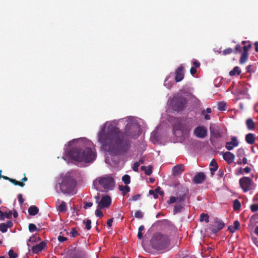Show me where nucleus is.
Wrapping results in <instances>:
<instances>
[{"label":"nucleus","mask_w":258,"mask_h":258,"mask_svg":"<svg viewBox=\"0 0 258 258\" xmlns=\"http://www.w3.org/2000/svg\"><path fill=\"white\" fill-rule=\"evenodd\" d=\"M98 141L104 150L114 155L125 153L130 147V142L124 139L119 129L112 125L108 126L107 134L105 133L104 128L102 129L99 134Z\"/></svg>","instance_id":"1"},{"label":"nucleus","mask_w":258,"mask_h":258,"mask_svg":"<svg viewBox=\"0 0 258 258\" xmlns=\"http://www.w3.org/2000/svg\"><path fill=\"white\" fill-rule=\"evenodd\" d=\"M150 245L157 250H165L169 246L170 239L167 235L156 233L152 237Z\"/></svg>","instance_id":"2"},{"label":"nucleus","mask_w":258,"mask_h":258,"mask_svg":"<svg viewBox=\"0 0 258 258\" xmlns=\"http://www.w3.org/2000/svg\"><path fill=\"white\" fill-rule=\"evenodd\" d=\"M60 191L63 194H71L74 191L76 182L74 179L69 176L62 178L61 183H58Z\"/></svg>","instance_id":"3"},{"label":"nucleus","mask_w":258,"mask_h":258,"mask_svg":"<svg viewBox=\"0 0 258 258\" xmlns=\"http://www.w3.org/2000/svg\"><path fill=\"white\" fill-rule=\"evenodd\" d=\"M98 184L100 185L106 190H111L115 185V181L111 176L106 175L99 177L93 181L95 186Z\"/></svg>","instance_id":"4"},{"label":"nucleus","mask_w":258,"mask_h":258,"mask_svg":"<svg viewBox=\"0 0 258 258\" xmlns=\"http://www.w3.org/2000/svg\"><path fill=\"white\" fill-rule=\"evenodd\" d=\"M187 103V99L182 95H177L171 101L172 107L175 111H180L184 109Z\"/></svg>","instance_id":"5"},{"label":"nucleus","mask_w":258,"mask_h":258,"mask_svg":"<svg viewBox=\"0 0 258 258\" xmlns=\"http://www.w3.org/2000/svg\"><path fill=\"white\" fill-rule=\"evenodd\" d=\"M174 131H180L182 134H187L190 130V128L187 125L185 121L179 118H177L176 122L173 124Z\"/></svg>","instance_id":"6"},{"label":"nucleus","mask_w":258,"mask_h":258,"mask_svg":"<svg viewBox=\"0 0 258 258\" xmlns=\"http://www.w3.org/2000/svg\"><path fill=\"white\" fill-rule=\"evenodd\" d=\"M95 153L90 147L81 151V162L88 163L93 161L96 158Z\"/></svg>","instance_id":"7"},{"label":"nucleus","mask_w":258,"mask_h":258,"mask_svg":"<svg viewBox=\"0 0 258 258\" xmlns=\"http://www.w3.org/2000/svg\"><path fill=\"white\" fill-rule=\"evenodd\" d=\"M239 184L244 192H246L252 189L253 180L248 177L244 176L239 180Z\"/></svg>","instance_id":"8"},{"label":"nucleus","mask_w":258,"mask_h":258,"mask_svg":"<svg viewBox=\"0 0 258 258\" xmlns=\"http://www.w3.org/2000/svg\"><path fill=\"white\" fill-rule=\"evenodd\" d=\"M69 158L74 160L81 162V150L79 148H73L67 153Z\"/></svg>","instance_id":"9"},{"label":"nucleus","mask_w":258,"mask_h":258,"mask_svg":"<svg viewBox=\"0 0 258 258\" xmlns=\"http://www.w3.org/2000/svg\"><path fill=\"white\" fill-rule=\"evenodd\" d=\"M225 226L224 223L221 220L216 218L215 220L214 223L211 224L209 227V229L213 233L216 234L220 230H221Z\"/></svg>","instance_id":"10"},{"label":"nucleus","mask_w":258,"mask_h":258,"mask_svg":"<svg viewBox=\"0 0 258 258\" xmlns=\"http://www.w3.org/2000/svg\"><path fill=\"white\" fill-rule=\"evenodd\" d=\"M251 47V44L249 41L246 44L243 46V52L241 54L239 59V63L243 64L246 62L248 57V51Z\"/></svg>","instance_id":"11"},{"label":"nucleus","mask_w":258,"mask_h":258,"mask_svg":"<svg viewBox=\"0 0 258 258\" xmlns=\"http://www.w3.org/2000/svg\"><path fill=\"white\" fill-rule=\"evenodd\" d=\"M210 132L211 135L210 141H211V138L217 139L222 137L221 133L220 132V127L216 124H211L210 126Z\"/></svg>","instance_id":"12"},{"label":"nucleus","mask_w":258,"mask_h":258,"mask_svg":"<svg viewBox=\"0 0 258 258\" xmlns=\"http://www.w3.org/2000/svg\"><path fill=\"white\" fill-rule=\"evenodd\" d=\"M111 204V197L108 195L103 196L98 202L97 207L99 208H108Z\"/></svg>","instance_id":"13"},{"label":"nucleus","mask_w":258,"mask_h":258,"mask_svg":"<svg viewBox=\"0 0 258 258\" xmlns=\"http://www.w3.org/2000/svg\"><path fill=\"white\" fill-rule=\"evenodd\" d=\"M194 133L198 138L203 139L207 135V130L203 126H199L195 129Z\"/></svg>","instance_id":"14"},{"label":"nucleus","mask_w":258,"mask_h":258,"mask_svg":"<svg viewBox=\"0 0 258 258\" xmlns=\"http://www.w3.org/2000/svg\"><path fill=\"white\" fill-rule=\"evenodd\" d=\"M184 67L181 64L175 71V80L179 82L184 78Z\"/></svg>","instance_id":"15"},{"label":"nucleus","mask_w":258,"mask_h":258,"mask_svg":"<svg viewBox=\"0 0 258 258\" xmlns=\"http://www.w3.org/2000/svg\"><path fill=\"white\" fill-rule=\"evenodd\" d=\"M238 144L239 143L236 137H233L231 138L230 142H227L226 143L225 147L227 150L230 151L233 149L234 147L238 146Z\"/></svg>","instance_id":"16"},{"label":"nucleus","mask_w":258,"mask_h":258,"mask_svg":"<svg viewBox=\"0 0 258 258\" xmlns=\"http://www.w3.org/2000/svg\"><path fill=\"white\" fill-rule=\"evenodd\" d=\"M206 175L203 172H198L194 177L192 181L196 184H201L206 179Z\"/></svg>","instance_id":"17"},{"label":"nucleus","mask_w":258,"mask_h":258,"mask_svg":"<svg viewBox=\"0 0 258 258\" xmlns=\"http://www.w3.org/2000/svg\"><path fill=\"white\" fill-rule=\"evenodd\" d=\"M46 246V243L44 241H42L39 244L32 247V251L34 253H38L45 249Z\"/></svg>","instance_id":"18"},{"label":"nucleus","mask_w":258,"mask_h":258,"mask_svg":"<svg viewBox=\"0 0 258 258\" xmlns=\"http://www.w3.org/2000/svg\"><path fill=\"white\" fill-rule=\"evenodd\" d=\"M223 158L228 164H231L235 159V155L230 152H226L223 153Z\"/></svg>","instance_id":"19"},{"label":"nucleus","mask_w":258,"mask_h":258,"mask_svg":"<svg viewBox=\"0 0 258 258\" xmlns=\"http://www.w3.org/2000/svg\"><path fill=\"white\" fill-rule=\"evenodd\" d=\"M184 170V165L178 164L174 166L172 168V173L174 175H178L181 174Z\"/></svg>","instance_id":"20"},{"label":"nucleus","mask_w":258,"mask_h":258,"mask_svg":"<svg viewBox=\"0 0 258 258\" xmlns=\"http://www.w3.org/2000/svg\"><path fill=\"white\" fill-rule=\"evenodd\" d=\"M137 126L135 125H133L132 124L128 123L125 128V134L127 136L131 137L133 138H135V135L132 134L130 132V130H134L135 129H137Z\"/></svg>","instance_id":"21"},{"label":"nucleus","mask_w":258,"mask_h":258,"mask_svg":"<svg viewBox=\"0 0 258 258\" xmlns=\"http://www.w3.org/2000/svg\"><path fill=\"white\" fill-rule=\"evenodd\" d=\"M245 141L248 144L252 145L254 144L255 141V135L252 133H248L245 136Z\"/></svg>","instance_id":"22"},{"label":"nucleus","mask_w":258,"mask_h":258,"mask_svg":"<svg viewBox=\"0 0 258 258\" xmlns=\"http://www.w3.org/2000/svg\"><path fill=\"white\" fill-rule=\"evenodd\" d=\"M245 123L247 128L248 130L251 131L254 129L255 127V123L252 118H249L247 119L245 121Z\"/></svg>","instance_id":"23"},{"label":"nucleus","mask_w":258,"mask_h":258,"mask_svg":"<svg viewBox=\"0 0 258 258\" xmlns=\"http://www.w3.org/2000/svg\"><path fill=\"white\" fill-rule=\"evenodd\" d=\"M188 194V190L187 189H185L183 194L179 195L177 197L178 198L177 203H181V202L184 201L186 200Z\"/></svg>","instance_id":"24"},{"label":"nucleus","mask_w":258,"mask_h":258,"mask_svg":"<svg viewBox=\"0 0 258 258\" xmlns=\"http://www.w3.org/2000/svg\"><path fill=\"white\" fill-rule=\"evenodd\" d=\"M39 209L36 206H31L28 209V213L30 215L35 216L38 214Z\"/></svg>","instance_id":"25"},{"label":"nucleus","mask_w":258,"mask_h":258,"mask_svg":"<svg viewBox=\"0 0 258 258\" xmlns=\"http://www.w3.org/2000/svg\"><path fill=\"white\" fill-rule=\"evenodd\" d=\"M118 189L120 191H122V194L123 196H125V195L130 192L131 188L130 186H128L127 185H126L125 186H123L122 185H119L118 186Z\"/></svg>","instance_id":"26"},{"label":"nucleus","mask_w":258,"mask_h":258,"mask_svg":"<svg viewBox=\"0 0 258 258\" xmlns=\"http://www.w3.org/2000/svg\"><path fill=\"white\" fill-rule=\"evenodd\" d=\"M210 165L212 166V167H211L210 168V171H211V173L212 175H213L214 174V172L218 169V164H217V162H216V161L214 159H213L211 161V162L210 164Z\"/></svg>","instance_id":"27"},{"label":"nucleus","mask_w":258,"mask_h":258,"mask_svg":"<svg viewBox=\"0 0 258 258\" xmlns=\"http://www.w3.org/2000/svg\"><path fill=\"white\" fill-rule=\"evenodd\" d=\"M184 205L182 203H179L174 206L173 212L174 214H177L180 212L184 209Z\"/></svg>","instance_id":"28"},{"label":"nucleus","mask_w":258,"mask_h":258,"mask_svg":"<svg viewBox=\"0 0 258 258\" xmlns=\"http://www.w3.org/2000/svg\"><path fill=\"white\" fill-rule=\"evenodd\" d=\"M241 74V70L237 66L235 67L232 70L229 72V74L231 76H234L236 75H239Z\"/></svg>","instance_id":"29"},{"label":"nucleus","mask_w":258,"mask_h":258,"mask_svg":"<svg viewBox=\"0 0 258 258\" xmlns=\"http://www.w3.org/2000/svg\"><path fill=\"white\" fill-rule=\"evenodd\" d=\"M57 210L60 212H65L67 211V205L66 202L62 201L59 205Z\"/></svg>","instance_id":"30"},{"label":"nucleus","mask_w":258,"mask_h":258,"mask_svg":"<svg viewBox=\"0 0 258 258\" xmlns=\"http://www.w3.org/2000/svg\"><path fill=\"white\" fill-rule=\"evenodd\" d=\"M241 208V204L238 200H235L233 202V209L235 211H239Z\"/></svg>","instance_id":"31"},{"label":"nucleus","mask_w":258,"mask_h":258,"mask_svg":"<svg viewBox=\"0 0 258 258\" xmlns=\"http://www.w3.org/2000/svg\"><path fill=\"white\" fill-rule=\"evenodd\" d=\"M122 181L126 185H128L131 182L130 176L127 174H125L122 177Z\"/></svg>","instance_id":"32"},{"label":"nucleus","mask_w":258,"mask_h":258,"mask_svg":"<svg viewBox=\"0 0 258 258\" xmlns=\"http://www.w3.org/2000/svg\"><path fill=\"white\" fill-rule=\"evenodd\" d=\"M205 221L206 223L209 221V216L207 214L202 213L200 215V221Z\"/></svg>","instance_id":"33"},{"label":"nucleus","mask_w":258,"mask_h":258,"mask_svg":"<svg viewBox=\"0 0 258 258\" xmlns=\"http://www.w3.org/2000/svg\"><path fill=\"white\" fill-rule=\"evenodd\" d=\"M10 182L14 184L15 185H18L21 187H23L25 185V183L24 182L19 181L12 178L10 180Z\"/></svg>","instance_id":"34"},{"label":"nucleus","mask_w":258,"mask_h":258,"mask_svg":"<svg viewBox=\"0 0 258 258\" xmlns=\"http://www.w3.org/2000/svg\"><path fill=\"white\" fill-rule=\"evenodd\" d=\"M226 104L224 102H221L218 104V109L220 111H224L226 110Z\"/></svg>","instance_id":"35"},{"label":"nucleus","mask_w":258,"mask_h":258,"mask_svg":"<svg viewBox=\"0 0 258 258\" xmlns=\"http://www.w3.org/2000/svg\"><path fill=\"white\" fill-rule=\"evenodd\" d=\"M242 50H243V47L241 46V45L240 44H237L235 46V50L234 51V53L235 54H236L237 52L242 53L243 52Z\"/></svg>","instance_id":"36"},{"label":"nucleus","mask_w":258,"mask_h":258,"mask_svg":"<svg viewBox=\"0 0 258 258\" xmlns=\"http://www.w3.org/2000/svg\"><path fill=\"white\" fill-rule=\"evenodd\" d=\"M83 223L85 224V227L87 230H89L91 228V221L90 219H87L86 221H84Z\"/></svg>","instance_id":"37"},{"label":"nucleus","mask_w":258,"mask_h":258,"mask_svg":"<svg viewBox=\"0 0 258 258\" xmlns=\"http://www.w3.org/2000/svg\"><path fill=\"white\" fill-rule=\"evenodd\" d=\"M144 214L141 211H136L135 213V217L136 218H142L143 217Z\"/></svg>","instance_id":"38"},{"label":"nucleus","mask_w":258,"mask_h":258,"mask_svg":"<svg viewBox=\"0 0 258 258\" xmlns=\"http://www.w3.org/2000/svg\"><path fill=\"white\" fill-rule=\"evenodd\" d=\"M8 254L10 258H16L18 256V254L14 252L13 249H10L8 252Z\"/></svg>","instance_id":"39"},{"label":"nucleus","mask_w":258,"mask_h":258,"mask_svg":"<svg viewBox=\"0 0 258 258\" xmlns=\"http://www.w3.org/2000/svg\"><path fill=\"white\" fill-rule=\"evenodd\" d=\"M29 230L31 232H33L37 230L36 226L32 223L29 224Z\"/></svg>","instance_id":"40"},{"label":"nucleus","mask_w":258,"mask_h":258,"mask_svg":"<svg viewBox=\"0 0 258 258\" xmlns=\"http://www.w3.org/2000/svg\"><path fill=\"white\" fill-rule=\"evenodd\" d=\"M177 200H178V198L177 197H171L170 198V199L169 200H168L167 203L170 205V204H173L175 202H177Z\"/></svg>","instance_id":"41"},{"label":"nucleus","mask_w":258,"mask_h":258,"mask_svg":"<svg viewBox=\"0 0 258 258\" xmlns=\"http://www.w3.org/2000/svg\"><path fill=\"white\" fill-rule=\"evenodd\" d=\"M8 228L6 227V225L5 223H1L0 224V231L3 232L5 233L7 231Z\"/></svg>","instance_id":"42"},{"label":"nucleus","mask_w":258,"mask_h":258,"mask_svg":"<svg viewBox=\"0 0 258 258\" xmlns=\"http://www.w3.org/2000/svg\"><path fill=\"white\" fill-rule=\"evenodd\" d=\"M237 156L238 157L240 158L244 155V150L243 149H239L237 151Z\"/></svg>","instance_id":"43"},{"label":"nucleus","mask_w":258,"mask_h":258,"mask_svg":"<svg viewBox=\"0 0 258 258\" xmlns=\"http://www.w3.org/2000/svg\"><path fill=\"white\" fill-rule=\"evenodd\" d=\"M234 52L233 49L231 48H226L225 49H224L223 51H222V53L223 55H227V54H230L232 52Z\"/></svg>","instance_id":"44"},{"label":"nucleus","mask_w":258,"mask_h":258,"mask_svg":"<svg viewBox=\"0 0 258 258\" xmlns=\"http://www.w3.org/2000/svg\"><path fill=\"white\" fill-rule=\"evenodd\" d=\"M141 197V194H138V195H135V196L132 197V198H131L129 199V201H136L139 200L140 199Z\"/></svg>","instance_id":"45"},{"label":"nucleus","mask_w":258,"mask_h":258,"mask_svg":"<svg viewBox=\"0 0 258 258\" xmlns=\"http://www.w3.org/2000/svg\"><path fill=\"white\" fill-rule=\"evenodd\" d=\"M70 234H71L73 237H76V236L79 235L78 231L74 228L72 229L70 232Z\"/></svg>","instance_id":"46"},{"label":"nucleus","mask_w":258,"mask_h":258,"mask_svg":"<svg viewBox=\"0 0 258 258\" xmlns=\"http://www.w3.org/2000/svg\"><path fill=\"white\" fill-rule=\"evenodd\" d=\"M101 208H99L97 207V209L95 211V215L96 216L99 217H102L103 216L102 212L101 210Z\"/></svg>","instance_id":"47"},{"label":"nucleus","mask_w":258,"mask_h":258,"mask_svg":"<svg viewBox=\"0 0 258 258\" xmlns=\"http://www.w3.org/2000/svg\"><path fill=\"white\" fill-rule=\"evenodd\" d=\"M250 209L252 212H255L258 211V204H252L250 206Z\"/></svg>","instance_id":"48"},{"label":"nucleus","mask_w":258,"mask_h":258,"mask_svg":"<svg viewBox=\"0 0 258 258\" xmlns=\"http://www.w3.org/2000/svg\"><path fill=\"white\" fill-rule=\"evenodd\" d=\"M156 193L161 196H163L164 194V192L163 190L161 189V188L160 186H158L155 190Z\"/></svg>","instance_id":"49"},{"label":"nucleus","mask_w":258,"mask_h":258,"mask_svg":"<svg viewBox=\"0 0 258 258\" xmlns=\"http://www.w3.org/2000/svg\"><path fill=\"white\" fill-rule=\"evenodd\" d=\"M153 167L152 166H149L148 169L145 170V173L147 175H150L152 173Z\"/></svg>","instance_id":"50"},{"label":"nucleus","mask_w":258,"mask_h":258,"mask_svg":"<svg viewBox=\"0 0 258 258\" xmlns=\"http://www.w3.org/2000/svg\"><path fill=\"white\" fill-rule=\"evenodd\" d=\"M140 164L137 162H136L133 164V166L132 167L133 170L135 172H138L139 171V167Z\"/></svg>","instance_id":"51"},{"label":"nucleus","mask_w":258,"mask_h":258,"mask_svg":"<svg viewBox=\"0 0 258 258\" xmlns=\"http://www.w3.org/2000/svg\"><path fill=\"white\" fill-rule=\"evenodd\" d=\"M12 215V211H9L8 212H4V219L7 218L8 219H10L11 218Z\"/></svg>","instance_id":"52"},{"label":"nucleus","mask_w":258,"mask_h":258,"mask_svg":"<svg viewBox=\"0 0 258 258\" xmlns=\"http://www.w3.org/2000/svg\"><path fill=\"white\" fill-rule=\"evenodd\" d=\"M84 209H87L88 208L91 207L93 205V203L92 202H84Z\"/></svg>","instance_id":"53"},{"label":"nucleus","mask_w":258,"mask_h":258,"mask_svg":"<svg viewBox=\"0 0 258 258\" xmlns=\"http://www.w3.org/2000/svg\"><path fill=\"white\" fill-rule=\"evenodd\" d=\"M18 201L20 203V204L21 205L23 204V203L24 202V199L23 198V196L22 194H19L18 196Z\"/></svg>","instance_id":"54"},{"label":"nucleus","mask_w":258,"mask_h":258,"mask_svg":"<svg viewBox=\"0 0 258 258\" xmlns=\"http://www.w3.org/2000/svg\"><path fill=\"white\" fill-rule=\"evenodd\" d=\"M149 194L150 195H153L154 199H157L158 198V195L157 193H156L155 190H150L149 191Z\"/></svg>","instance_id":"55"},{"label":"nucleus","mask_w":258,"mask_h":258,"mask_svg":"<svg viewBox=\"0 0 258 258\" xmlns=\"http://www.w3.org/2000/svg\"><path fill=\"white\" fill-rule=\"evenodd\" d=\"M36 237L35 236H31L29 240H28V241L27 242V245L28 247H30V244H29V242H35L36 241Z\"/></svg>","instance_id":"56"},{"label":"nucleus","mask_w":258,"mask_h":258,"mask_svg":"<svg viewBox=\"0 0 258 258\" xmlns=\"http://www.w3.org/2000/svg\"><path fill=\"white\" fill-rule=\"evenodd\" d=\"M58 240L60 242H63L67 240V238L62 236L59 235L57 238Z\"/></svg>","instance_id":"57"},{"label":"nucleus","mask_w":258,"mask_h":258,"mask_svg":"<svg viewBox=\"0 0 258 258\" xmlns=\"http://www.w3.org/2000/svg\"><path fill=\"white\" fill-rule=\"evenodd\" d=\"M235 229L238 230L239 228L240 223L238 221L236 220L234 222V226Z\"/></svg>","instance_id":"58"},{"label":"nucleus","mask_w":258,"mask_h":258,"mask_svg":"<svg viewBox=\"0 0 258 258\" xmlns=\"http://www.w3.org/2000/svg\"><path fill=\"white\" fill-rule=\"evenodd\" d=\"M192 64L194 66V67L196 68H199L200 67V62L197 60H194L192 62Z\"/></svg>","instance_id":"59"},{"label":"nucleus","mask_w":258,"mask_h":258,"mask_svg":"<svg viewBox=\"0 0 258 258\" xmlns=\"http://www.w3.org/2000/svg\"><path fill=\"white\" fill-rule=\"evenodd\" d=\"M5 224L7 228H11L13 225V222L11 221H7Z\"/></svg>","instance_id":"60"},{"label":"nucleus","mask_w":258,"mask_h":258,"mask_svg":"<svg viewBox=\"0 0 258 258\" xmlns=\"http://www.w3.org/2000/svg\"><path fill=\"white\" fill-rule=\"evenodd\" d=\"M197 69L194 67H191L190 70V73L192 75H195L197 73Z\"/></svg>","instance_id":"61"},{"label":"nucleus","mask_w":258,"mask_h":258,"mask_svg":"<svg viewBox=\"0 0 258 258\" xmlns=\"http://www.w3.org/2000/svg\"><path fill=\"white\" fill-rule=\"evenodd\" d=\"M113 218H110V219L108 220V221L107 222V225L108 227H111L112 226V223L113 222Z\"/></svg>","instance_id":"62"},{"label":"nucleus","mask_w":258,"mask_h":258,"mask_svg":"<svg viewBox=\"0 0 258 258\" xmlns=\"http://www.w3.org/2000/svg\"><path fill=\"white\" fill-rule=\"evenodd\" d=\"M228 229L230 231L231 233H234L235 232L236 229H235V228L233 226H229L228 228Z\"/></svg>","instance_id":"63"},{"label":"nucleus","mask_w":258,"mask_h":258,"mask_svg":"<svg viewBox=\"0 0 258 258\" xmlns=\"http://www.w3.org/2000/svg\"><path fill=\"white\" fill-rule=\"evenodd\" d=\"M208 113H211L212 112V109L211 108H207L206 110H204L202 111V114H205V112Z\"/></svg>","instance_id":"64"}]
</instances>
